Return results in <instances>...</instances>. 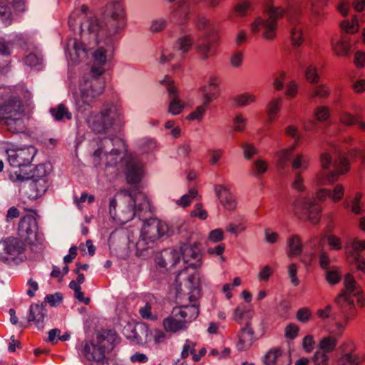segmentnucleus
Masks as SVG:
<instances>
[{"mask_svg":"<svg viewBox=\"0 0 365 365\" xmlns=\"http://www.w3.org/2000/svg\"><path fill=\"white\" fill-rule=\"evenodd\" d=\"M119 214L117 217L125 223L138 215L140 219L151 212V205L147 196L140 191L123 190L118 193Z\"/></svg>","mask_w":365,"mask_h":365,"instance_id":"nucleus-1","label":"nucleus"},{"mask_svg":"<svg viewBox=\"0 0 365 365\" xmlns=\"http://www.w3.org/2000/svg\"><path fill=\"white\" fill-rule=\"evenodd\" d=\"M331 190L320 188L316 192V197L313 195H298L292 202V207L296 215H304L309 222L317 224L319 220V214L322 208L317 202L324 201L330 197Z\"/></svg>","mask_w":365,"mask_h":365,"instance_id":"nucleus-2","label":"nucleus"},{"mask_svg":"<svg viewBox=\"0 0 365 365\" xmlns=\"http://www.w3.org/2000/svg\"><path fill=\"white\" fill-rule=\"evenodd\" d=\"M320 163L322 169L327 170L332 165L334 170L329 173L320 171L317 173L314 182L317 186L333 184L339 175H344L349 170L346 158L344 156L336 158L335 153L324 152L320 156Z\"/></svg>","mask_w":365,"mask_h":365,"instance_id":"nucleus-3","label":"nucleus"},{"mask_svg":"<svg viewBox=\"0 0 365 365\" xmlns=\"http://www.w3.org/2000/svg\"><path fill=\"white\" fill-rule=\"evenodd\" d=\"M184 286L190 290V294L189 299L192 305H184L180 307L174 308L176 315L179 314L183 322L187 327L188 324L197 319L199 315V307L197 300L200 297V277L196 273L190 274L188 279L184 282Z\"/></svg>","mask_w":365,"mask_h":365,"instance_id":"nucleus-4","label":"nucleus"},{"mask_svg":"<svg viewBox=\"0 0 365 365\" xmlns=\"http://www.w3.org/2000/svg\"><path fill=\"white\" fill-rule=\"evenodd\" d=\"M120 110L113 104L106 105L99 114L91 113L87 119L89 127L95 132L103 133L114 122L121 120Z\"/></svg>","mask_w":365,"mask_h":365,"instance_id":"nucleus-5","label":"nucleus"},{"mask_svg":"<svg viewBox=\"0 0 365 365\" xmlns=\"http://www.w3.org/2000/svg\"><path fill=\"white\" fill-rule=\"evenodd\" d=\"M113 348L112 344L104 335H97L96 339L91 341H84L82 344L81 354L90 362V365L103 359L106 350Z\"/></svg>","mask_w":365,"mask_h":365,"instance_id":"nucleus-6","label":"nucleus"},{"mask_svg":"<svg viewBox=\"0 0 365 365\" xmlns=\"http://www.w3.org/2000/svg\"><path fill=\"white\" fill-rule=\"evenodd\" d=\"M169 231L168 224L156 218H150L147 220L142 228V241L137 243L138 254L139 256H144L140 253L141 247L143 245V241L146 239L153 242L160 237L167 235Z\"/></svg>","mask_w":365,"mask_h":365,"instance_id":"nucleus-7","label":"nucleus"},{"mask_svg":"<svg viewBox=\"0 0 365 365\" xmlns=\"http://www.w3.org/2000/svg\"><path fill=\"white\" fill-rule=\"evenodd\" d=\"M181 255H182L185 263L188 264V267L185 270L181 271L177 276L176 282H179L180 284H182V280L184 279V277H187L186 279L184 281L185 282L188 279L190 274L192 273H196L199 277V274L197 272L192 270L191 272H189V267L197 269L202 265V254L197 245L185 246L182 248Z\"/></svg>","mask_w":365,"mask_h":365,"instance_id":"nucleus-8","label":"nucleus"},{"mask_svg":"<svg viewBox=\"0 0 365 365\" xmlns=\"http://www.w3.org/2000/svg\"><path fill=\"white\" fill-rule=\"evenodd\" d=\"M36 152V149L31 145L18 148L11 145L6 149L9 163L17 168L30 165Z\"/></svg>","mask_w":365,"mask_h":365,"instance_id":"nucleus-9","label":"nucleus"},{"mask_svg":"<svg viewBox=\"0 0 365 365\" xmlns=\"http://www.w3.org/2000/svg\"><path fill=\"white\" fill-rule=\"evenodd\" d=\"M108 144H120L123 147V143L120 139H115L113 142L110 140H106L103 144V147H101L93 154L94 160L97 164H100L101 161L103 159V162L106 166H114L118 160L122 159L121 153L122 150L119 149H112V150L108 153L106 152V149Z\"/></svg>","mask_w":365,"mask_h":365,"instance_id":"nucleus-10","label":"nucleus"},{"mask_svg":"<svg viewBox=\"0 0 365 365\" xmlns=\"http://www.w3.org/2000/svg\"><path fill=\"white\" fill-rule=\"evenodd\" d=\"M0 112L4 117L26 115V108L19 98L6 93L0 98Z\"/></svg>","mask_w":365,"mask_h":365,"instance_id":"nucleus-11","label":"nucleus"},{"mask_svg":"<svg viewBox=\"0 0 365 365\" xmlns=\"http://www.w3.org/2000/svg\"><path fill=\"white\" fill-rule=\"evenodd\" d=\"M37 230V221L33 215H26L20 220L19 235L23 240L31 243L36 237Z\"/></svg>","mask_w":365,"mask_h":365,"instance_id":"nucleus-12","label":"nucleus"},{"mask_svg":"<svg viewBox=\"0 0 365 365\" xmlns=\"http://www.w3.org/2000/svg\"><path fill=\"white\" fill-rule=\"evenodd\" d=\"M218 41L219 36L215 32L200 39L197 51L203 59L215 54Z\"/></svg>","mask_w":365,"mask_h":365,"instance_id":"nucleus-13","label":"nucleus"},{"mask_svg":"<svg viewBox=\"0 0 365 365\" xmlns=\"http://www.w3.org/2000/svg\"><path fill=\"white\" fill-rule=\"evenodd\" d=\"M277 22L272 19L266 20L259 17L252 24V31L256 33L261 28L263 29L262 36L269 41H272L276 38L277 29Z\"/></svg>","mask_w":365,"mask_h":365,"instance_id":"nucleus-14","label":"nucleus"},{"mask_svg":"<svg viewBox=\"0 0 365 365\" xmlns=\"http://www.w3.org/2000/svg\"><path fill=\"white\" fill-rule=\"evenodd\" d=\"M143 165L136 159H130L127 163L125 176L129 184H138L143 176Z\"/></svg>","mask_w":365,"mask_h":365,"instance_id":"nucleus-15","label":"nucleus"},{"mask_svg":"<svg viewBox=\"0 0 365 365\" xmlns=\"http://www.w3.org/2000/svg\"><path fill=\"white\" fill-rule=\"evenodd\" d=\"M215 190L221 205L227 210H234L237 205L235 196L226 187L218 185Z\"/></svg>","mask_w":365,"mask_h":365,"instance_id":"nucleus-16","label":"nucleus"},{"mask_svg":"<svg viewBox=\"0 0 365 365\" xmlns=\"http://www.w3.org/2000/svg\"><path fill=\"white\" fill-rule=\"evenodd\" d=\"M4 250L6 255H2L4 259H13L21 254L24 250V245L21 240L15 237H9L4 240Z\"/></svg>","mask_w":365,"mask_h":365,"instance_id":"nucleus-17","label":"nucleus"},{"mask_svg":"<svg viewBox=\"0 0 365 365\" xmlns=\"http://www.w3.org/2000/svg\"><path fill=\"white\" fill-rule=\"evenodd\" d=\"M181 252L176 250H164L157 258L156 262L161 267H173L180 261Z\"/></svg>","mask_w":365,"mask_h":365,"instance_id":"nucleus-18","label":"nucleus"},{"mask_svg":"<svg viewBox=\"0 0 365 365\" xmlns=\"http://www.w3.org/2000/svg\"><path fill=\"white\" fill-rule=\"evenodd\" d=\"M253 341L254 331L248 322L240 331L237 349L239 351H245L251 347Z\"/></svg>","mask_w":365,"mask_h":365,"instance_id":"nucleus-19","label":"nucleus"},{"mask_svg":"<svg viewBox=\"0 0 365 365\" xmlns=\"http://www.w3.org/2000/svg\"><path fill=\"white\" fill-rule=\"evenodd\" d=\"M173 309L172 315L163 320V327L167 331L177 332L187 329L186 324L183 322L179 314L176 315Z\"/></svg>","mask_w":365,"mask_h":365,"instance_id":"nucleus-20","label":"nucleus"},{"mask_svg":"<svg viewBox=\"0 0 365 365\" xmlns=\"http://www.w3.org/2000/svg\"><path fill=\"white\" fill-rule=\"evenodd\" d=\"M25 115H18L14 116H4V125L6 129L13 133H21L25 129L24 117Z\"/></svg>","mask_w":365,"mask_h":365,"instance_id":"nucleus-21","label":"nucleus"},{"mask_svg":"<svg viewBox=\"0 0 365 365\" xmlns=\"http://www.w3.org/2000/svg\"><path fill=\"white\" fill-rule=\"evenodd\" d=\"M46 317V310L44 309L43 306L38 304H34L31 306L28 320L29 322H34L36 326L38 329H41L43 327Z\"/></svg>","mask_w":365,"mask_h":365,"instance_id":"nucleus-22","label":"nucleus"},{"mask_svg":"<svg viewBox=\"0 0 365 365\" xmlns=\"http://www.w3.org/2000/svg\"><path fill=\"white\" fill-rule=\"evenodd\" d=\"M253 310L246 305L240 304L237 306L233 312V320L240 324L245 322L246 324L249 322L251 325L250 321L253 317Z\"/></svg>","mask_w":365,"mask_h":365,"instance_id":"nucleus-23","label":"nucleus"},{"mask_svg":"<svg viewBox=\"0 0 365 365\" xmlns=\"http://www.w3.org/2000/svg\"><path fill=\"white\" fill-rule=\"evenodd\" d=\"M339 339V337L331 334L324 336L319 341L317 349H322L329 354L331 353L336 350Z\"/></svg>","mask_w":365,"mask_h":365,"instance_id":"nucleus-24","label":"nucleus"},{"mask_svg":"<svg viewBox=\"0 0 365 365\" xmlns=\"http://www.w3.org/2000/svg\"><path fill=\"white\" fill-rule=\"evenodd\" d=\"M310 164L309 158L303 153H297L295 155L291 160L292 170L295 172L306 171Z\"/></svg>","mask_w":365,"mask_h":365,"instance_id":"nucleus-25","label":"nucleus"},{"mask_svg":"<svg viewBox=\"0 0 365 365\" xmlns=\"http://www.w3.org/2000/svg\"><path fill=\"white\" fill-rule=\"evenodd\" d=\"M49 184L46 178L34 179L29 183V187L34 193L30 195L34 197H38L43 195L48 188Z\"/></svg>","mask_w":365,"mask_h":365,"instance_id":"nucleus-26","label":"nucleus"},{"mask_svg":"<svg viewBox=\"0 0 365 365\" xmlns=\"http://www.w3.org/2000/svg\"><path fill=\"white\" fill-rule=\"evenodd\" d=\"M289 257H293L299 255L302 251V245L301 239L297 235L291 236L287 241Z\"/></svg>","mask_w":365,"mask_h":365,"instance_id":"nucleus-27","label":"nucleus"},{"mask_svg":"<svg viewBox=\"0 0 365 365\" xmlns=\"http://www.w3.org/2000/svg\"><path fill=\"white\" fill-rule=\"evenodd\" d=\"M362 194L357 192L354 197L349 202H344L345 207L349 209L354 214L360 215L365 212L363 203L361 202Z\"/></svg>","mask_w":365,"mask_h":365,"instance_id":"nucleus-28","label":"nucleus"},{"mask_svg":"<svg viewBox=\"0 0 365 365\" xmlns=\"http://www.w3.org/2000/svg\"><path fill=\"white\" fill-rule=\"evenodd\" d=\"M361 359L357 354L344 353L341 351L340 356L336 359V365H360Z\"/></svg>","mask_w":365,"mask_h":365,"instance_id":"nucleus-29","label":"nucleus"},{"mask_svg":"<svg viewBox=\"0 0 365 365\" xmlns=\"http://www.w3.org/2000/svg\"><path fill=\"white\" fill-rule=\"evenodd\" d=\"M106 12L115 21L123 20L125 18V10L120 3H112L106 6Z\"/></svg>","mask_w":365,"mask_h":365,"instance_id":"nucleus-30","label":"nucleus"},{"mask_svg":"<svg viewBox=\"0 0 365 365\" xmlns=\"http://www.w3.org/2000/svg\"><path fill=\"white\" fill-rule=\"evenodd\" d=\"M282 104V98L272 100L267 106V119L269 123L274 122L279 113Z\"/></svg>","mask_w":365,"mask_h":365,"instance_id":"nucleus-31","label":"nucleus"},{"mask_svg":"<svg viewBox=\"0 0 365 365\" xmlns=\"http://www.w3.org/2000/svg\"><path fill=\"white\" fill-rule=\"evenodd\" d=\"M351 319V317L349 314H344L343 319L334 322V329L330 331V334L340 338L343 335L348 323Z\"/></svg>","mask_w":365,"mask_h":365,"instance_id":"nucleus-32","label":"nucleus"},{"mask_svg":"<svg viewBox=\"0 0 365 365\" xmlns=\"http://www.w3.org/2000/svg\"><path fill=\"white\" fill-rule=\"evenodd\" d=\"M344 285L346 292L351 295H358L361 292V289L356 283L354 277L351 274H346L344 279Z\"/></svg>","mask_w":365,"mask_h":365,"instance_id":"nucleus-33","label":"nucleus"},{"mask_svg":"<svg viewBox=\"0 0 365 365\" xmlns=\"http://www.w3.org/2000/svg\"><path fill=\"white\" fill-rule=\"evenodd\" d=\"M296 148V145H292V146L282 149L276 153V156L277 157V163L279 167L284 168L286 166L287 163L290 160L291 156Z\"/></svg>","mask_w":365,"mask_h":365,"instance_id":"nucleus-34","label":"nucleus"},{"mask_svg":"<svg viewBox=\"0 0 365 365\" xmlns=\"http://www.w3.org/2000/svg\"><path fill=\"white\" fill-rule=\"evenodd\" d=\"M273 0H266V12L269 18L275 20L277 22L279 19H282L284 14L285 10L282 7H276L272 5Z\"/></svg>","mask_w":365,"mask_h":365,"instance_id":"nucleus-35","label":"nucleus"},{"mask_svg":"<svg viewBox=\"0 0 365 365\" xmlns=\"http://www.w3.org/2000/svg\"><path fill=\"white\" fill-rule=\"evenodd\" d=\"M352 295L346 292V291H342L335 299L336 304L341 309L354 307V302L352 298Z\"/></svg>","mask_w":365,"mask_h":365,"instance_id":"nucleus-36","label":"nucleus"},{"mask_svg":"<svg viewBox=\"0 0 365 365\" xmlns=\"http://www.w3.org/2000/svg\"><path fill=\"white\" fill-rule=\"evenodd\" d=\"M340 26L344 31L350 34H356L359 29V20L356 16H353L350 20H344Z\"/></svg>","mask_w":365,"mask_h":365,"instance_id":"nucleus-37","label":"nucleus"},{"mask_svg":"<svg viewBox=\"0 0 365 365\" xmlns=\"http://www.w3.org/2000/svg\"><path fill=\"white\" fill-rule=\"evenodd\" d=\"M50 112L56 120H61L64 118L70 120L72 118V114L63 104H60L56 108H51Z\"/></svg>","mask_w":365,"mask_h":365,"instance_id":"nucleus-38","label":"nucleus"},{"mask_svg":"<svg viewBox=\"0 0 365 365\" xmlns=\"http://www.w3.org/2000/svg\"><path fill=\"white\" fill-rule=\"evenodd\" d=\"M268 170V163L267 160L263 159L256 160L251 168L252 174L259 178L264 175Z\"/></svg>","mask_w":365,"mask_h":365,"instance_id":"nucleus-39","label":"nucleus"},{"mask_svg":"<svg viewBox=\"0 0 365 365\" xmlns=\"http://www.w3.org/2000/svg\"><path fill=\"white\" fill-rule=\"evenodd\" d=\"M282 357V351L279 349H270L264 357L266 365H275L279 363Z\"/></svg>","mask_w":365,"mask_h":365,"instance_id":"nucleus-40","label":"nucleus"},{"mask_svg":"<svg viewBox=\"0 0 365 365\" xmlns=\"http://www.w3.org/2000/svg\"><path fill=\"white\" fill-rule=\"evenodd\" d=\"M251 9V3L247 0H242L235 5L232 15L242 17L246 16L247 12Z\"/></svg>","mask_w":365,"mask_h":365,"instance_id":"nucleus-41","label":"nucleus"},{"mask_svg":"<svg viewBox=\"0 0 365 365\" xmlns=\"http://www.w3.org/2000/svg\"><path fill=\"white\" fill-rule=\"evenodd\" d=\"M185 106V103L182 101L178 96H173L168 106V111L172 115L180 114Z\"/></svg>","mask_w":365,"mask_h":365,"instance_id":"nucleus-42","label":"nucleus"},{"mask_svg":"<svg viewBox=\"0 0 365 365\" xmlns=\"http://www.w3.org/2000/svg\"><path fill=\"white\" fill-rule=\"evenodd\" d=\"M304 76L307 81L312 84L318 83L320 78L317 68L312 65L306 68Z\"/></svg>","mask_w":365,"mask_h":365,"instance_id":"nucleus-43","label":"nucleus"},{"mask_svg":"<svg viewBox=\"0 0 365 365\" xmlns=\"http://www.w3.org/2000/svg\"><path fill=\"white\" fill-rule=\"evenodd\" d=\"M291 187L297 192L302 193L306 191L307 187L304 184V179L300 172L294 173V178L291 183Z\"/></svg>","mask_w":365,"mask_h":365,"instance_id":"nucleus-44","label":"nucleus"},{"mask_svg":"<svg viewBox=\"0 0 365 365\" xmlns=\"http://www.w3.org/2000/svg\"><path fill=\"white\" fill-rule=\"evenodd\" d=\"M340 120L343 124L346 125H358L360 128L365 130V122L358 120L356 117L353 116L349 113H344L341 114Z\"/></svg>","mask_w":365,"mask_h":365,"instance_id":"nucleus-45","label":"nucleus"},{"mask_svg":"<svg viewBox=\"0 0 365 365\" xmlns=\"http://www.w3.org/2000/svg\"><path fill=\"white\" fill-rule=\"evenodd\" d=\"M351 48L349 41L341 39L334 46V52L339 56H345L349 52Z\"/></svg>","mask_w":365,"mask_h":365,"instance_id":"nucleus-46","label":"nucleus"},{"mask_svg":"<svg viewBox=\"0 0 365 365\" xmlns=\"http://www.w3.org/2000/svg\"><path fill=\"white\" fill-rule=\"evenodd\" d=\"M329 353L317 349L312 356V360L316 365H327L329 360Z\"/></svg>","mask_w":365,"mask_h":365,"instance_id":"nucleus-47","label":"nucleus"},{"mask_svg":"<svg viewBox=\"0 0 365 365\" xmlns=\"http://www.w3.org/2000/svg\"><path fill=\"white\" fill-rule=\"evenodd\" d=\"M325 278L330 284H336L341 280V273L337 267H331L325 273Z\"/></svg>","mask_w":365,"mask_h":365,"instance_id":"nucleus-48","label":"nucleus"},{"mask_svg":"<svg viewBox=\"0 0 365 365\" xmlns=\"http://www.w3.org/2000/svg\"><path fill=\"white\" fill-rule=\"evenodd\" d=\"M247 225L246 221L242 220L238 223H230L226 227V230L235 235H237L240 233L245 232L247 230Z\"/></svg>","mask_w":365,"mask_h":365,"instance_id":"nucleus-49","label":"nucleus"},{"mask_svg":"<svg viewBox=\"0 0 365 365\" xmlns=\"http://www.w3.org/2000/svg\"><path fill=\"white\" fill-rule=\"evenodd\" d=\"M197 196V190L195 188H192L189 190L187 194L184 195L177 201V204L181 207H185L191 203Z\"/></svg>","mask_w":365,"mask_h":365,"instance_id":"nucleus-50","label":"nucleus"},{"mask_svg":"<svg viewBox=\"0 0 365 365\" xmlns=\"http://www.w3.org/2000/svg\"><path fill=\"white\" fill-rule=\"evenodd\" d=\"M89 24L88 27V31L90 34H92L95 36L96 38H98L100 33L103 29V24H101L99 20L97 18H91L89 19Z\"/></svg>","mask_w":365,"mask_h":365,"instance_id":"nucleus-51","label":"nucleus"},{"mask_svg":"<svg viewBox=\"0 0 365 365\" xmlns=\"http://www.w3.org/2000/svg\"><path fill=\"white\" fill-rule=\"evenodd\" d=\"M255 101V97L249 93H243L235 98L234 101L237 106H247Z\"/></svg>","mask_w":365,"mask_h":365,"instance_id":"nucleus-52","label":"nucleus"},{"mask_svg":"<svg viewBox=\"0 0 365 365\" xmlns=\"http://www.w3.org/2000/svg\"><path fill=\"white\" fill-rule=\"evenodd\" d=\"M292 43L294 46H300L304 39L302 35V28L300 26H295L290 31Z\"/></svg>","mask_w":365,"mask_h":365,"instance_id":"nucleus-53","label":"nucleus"},{"mask_svg":"<svg viewBox=\"0 0 365 365\" xmlns=\"http://www.w3.org/2000/svg\"><path fill=\"white\" fill-rule=\"evenodd\" d=\"M298 265L295 263H292L287 267V274L290 279L291 284L297 287L299 284V279L297 277Z\"/></svg>","mask_w":365,"mask_h":365,"instance_id":"nucleus-54","label":"nucleus"},{"mask_svg":"<svg viewBox=\"0 0 365 365\" xmlns=\"http://www.w3.org/2000/svg\"><path fill=\"white\" fill-rule=\"evenodd\" d=\"M344 187L341 184H337L331 190L330 198L333 202H339L344 197Z\"/></svg>","mask_w":365,"mask_h":365,"instance_id":"nucleus-55","label":"nucleus"},{"mask_svg":"<svg viewBox=\"0 0 365 365\" xmlns=\"http://www.w3.org/2000/svg\"><path fill=\"white\" fill-rule=\"evenodd\" d=\"M24 62L29 66L36 67L41 65L42 58L36 53H31L24 58Z\"/></svg>","mask_w":365,"mask_h":365,"instance_id":"nucleus-56","label":"nucleus"},{"mask_svg":"<svg viewBox=\"0 0 365 365\" xmlns=\"http://www.w3.org/2000/svg\"><path fill=\"white\" fill-rule=\"evenodd\" d=\"M206 111V108L205 105L199 106L196 108V109L190 113L187 117L186 119L188 120H197L200 121Z\"/></svg>","mask_w":365,"mask_h":365,"instance_id":"nucleus-57","label":"nucleus"},{"mask_svg":"<svg viewBox=\"0 0 365 365\" xmlns=\"http://www.w3.org/2000/svg\"><path fill=\"white\" fill-rule=\"evenodd\" d=\"M326 238L331 250H340L342 248V241L339 237L334 235H329Z\"/></svg>","mask_w":365,"mask_h":365,"instance_id":"nucleus-58","label":"nucleus"},{"mask_svg":"<svg viewBox=\"0 0 365 365\" xmlns=\"http://www.w3.org/2000/svg\"><path fill=\"white\" fill-rule=\"evenodd\" d=\"M247 119L240 113L235 115L233 119V128L235 131L242 132L245 130Z\"/></svg>","mask_w":365,"mask_h":365,"instance_id":"nucleus-59","label":"nucleus"},{"mask_svg":"<svg viewBox=\"0 0 365 365\" xmlns=\"http://www.w3.org/2000/svg\"><path fill=\"white\" fill-rule=\"evenodd\" d=\"M225 238L224 232L221 229H215L208 234L207 240L212 243L222 241Z\"/></svg>","mask_w":365,"mask_h":365,"instance_id":"nucleus-60","label":"nucleus"},{"mask_svg":"<svg viewBox=\"0 0 365 365\" xmlns=\"http://www.w3.org/2000/svg\"><path fill=\"white\" fill-rule=\"evenodd\" d=\"M351 247L353 251V257L360 256V252L365 250V240L354 239L351 244Z\"/></svg>","mask_w":365,"mask_h":365,"instance_id":"nucleus-61","label":"nucleus"},{"mask_svg":"<svg viewBox=\"0 0 365 365\" xmlns=\"http://www.w3.org/2000/svg\"><path fill=\"white\" fill-rule=\"evenodd\" d=\"M190 216L192 217H198L199 219L204 220L207 217V212L202 208L201 203L195 205L194 209L190 212Z\"/></svg>","mask_w":365,"mask_h":365,"instance_id":"nucleus-62","label":"nucleus"},{"mask_svg":"<svg viewBox=\"0 0 365 365\" xmlns=\"http://www.w3.org/2000/svg\"><path fill=\"white\" fill-rule=\"evenodd\" d=\"M314 115L318 121H325L329 118V110L327 107L319 106L316 109Z\"/></svg>","mask_w":365,"mask_h":365,"instance_id":"nucleus-63","label":"nucleus"},{"mask_svg":"<svg viewBox=\"0 0 365 365\" xmlns=\"http://www.w3.org/2000/svg\"><path fill=\"white\" fill-rule=\"evenodd\" d=\"M299 327L294 324H289L285 327L284 336L288 339H294L299 334Z\"/></svg>","mask_w":365,"mask_h":365,"instance_id":"nucleus-64","label":"nucleus"}]
</instances>
